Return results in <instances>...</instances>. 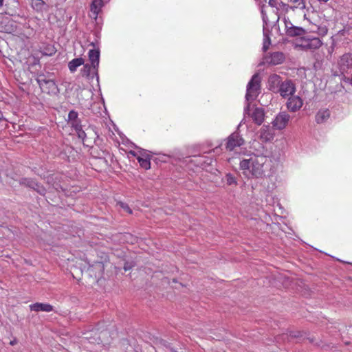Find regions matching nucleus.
I'll use <instances>...</instances> for the list:
<instances>
[{
  "mask_svg": "<svg viewBox=\"0 0 352 352\" xmlns=\"http://www.w3.org/2000/svg\"><path fill=\"white\" fill-rule=\"evenodd\" d=\"M270 160L263 155H250L240 162V168L248 178H261L270 166Z\"/></svg>",
  "mask_w": 352,
  "mask_h": 352,
  "instance_id": "f257e3e1",
  "label": "nucleus"
},
{
  "mask_svg": "<svg viewBox=\"0 0 352 352\" xmlns=\"http://www.w3.org/2000/svg\"><path fill=\"white\" fill-rule=\"evenodd\" d=\"M261 76L258 73L253 75L247 86L245 98L247 101L253 100L258 95L261 89Z\"/></svg>",
  "mask_w": 352,
  "mask_h": 352,
  "instance_id": "f03ea898",
  "label": "nucleus"
},
{
  "mask_svg": "<svg viewBox=\"0 0 352 352\" xmlns=\"http://www.w3.org/2000/svg\"><path fill=\"white\" fill-rule=\"evenodd\" d=\"M300 42L297 45L304 50H316L322 45V41L319 38L310 36L302 37Z\"/></svg>",
  "mask_w": 352,
  "mask_h": 352,
  "instance_id": "7ed1b4c3",
  "label": "nucleus"
},
{
  "mask_svg": "<svg viewBox=\"0 0 352 352\" xmlns=\"http://www.w3.org/2000/svg\"><path fill=\"white\" fill-rule=\"evenodd\" d=\"M245 115H248L250 116L253 122L257 125H261L263 121L265 118V112L263 108L256 107L254 111L250 112V104L248 103L246 107L244 109Z\"/></svg>",
  "mask_w": 352,
  "mask_h": 352,
  "instance_id": "20e7f679",
  "label": "nucleus"
},
{
  "mask_svg": "<svg viewBox=\"0 0 352 352\" xmlns=\"http://www.w3.org/2000/svg\"><path fill=\"white\" fill-rule=\"evenodd\" d=\"M244 140L238 132H234L226 139V148L227 151H232L236 147H240L244 144Z\"/></svg>",
  "mask_w": 352,
  "mask_h": 352,
  "instance_id": "39448f33",
  "label": "nucleus"
},
{
  "mask_svg": "<svg viewBox=\"0 0 352 352\" xmlns=\"http://www.w3.org/2000/svg\"><path fill=\"white\" fill-rule=\"evenodd\" d=\"M296 91V87L292 80L282 81L276 93H279L282 97L292 96Z\"/></svg>",
  "mask_w": 352,
  "mask_h": 352,
  "instance_id": "423d86ee",
  "label": "nucleus"
},
{
  "mask_svg": "<svg viewBox=\"0 0 352 352\" xmlns=\"http://www.w3.org/2000/svg\"><path fill=\"white\" fill-rule=\"evenodd\" d=\"M290 116L285 112H280L272 122V126L274 129L281 130L287 124Z\"/></svg>",
  "mask_w": 352,
  "mask_h": 352,
  "instance_id": "0eeeda50",
  "label": "nucleus"
},
{
  "mask_svg": "<svg viewBox=\"0 0 352 352\" xmlns=\"http://www.w3.org/2000/svg\"><path fill=\"white\" fill-rule=\"evenodd\" d=\"M266 62L272 65L283 63L285 60V56L283 52H275L265 57Z\"/></svg>",
  "mask_w": 352,
  "mask_h": 352,
  "instance_id": "6e6552de",
  "label": "nucleus"
},
{
  "mask_svg": "<svg viewBox=\"0 0 352 352\" xmlns=\"http://www.w3.org/2000/svg\"><path fill=\"white\" fill-rule=\"evenodd\" d=\"M89 60L92 65L93 69L95 71V74H97L98 68L99 65L100 60V50L99 49H92L89 51L88 53Z\"/></svg>",
  "mask_w": 352,
  "mask_h": 352,
  "instance_id": "1a4fd4ad",
  "label": "nucleus"
},
{
  "mask_svg": "<svg viewBox=\"0 0 352 352\" xmlns=\"http://www.w3.org/2000/svg\"><path fill=\"white\" fill-rule=\"evenodd\" d=\"M287 106L292 112L299 110L302 106V100L298 96H292L289 98Z\"/></svg>",
  "mask_w": 352,
  "mask_h": 352,
  "instance_id": "9d476101",
  "label": "nucleus"
},
{
  "mask_svg": "<svg viewBox=\"0 0 352 352\" xmlns=\"http://www.w3.org/2000/svg\"><path fill=\"white\" fill-rule=\"evenodd\" d=\"M338 65L340 67V70L346 72V70L352 67V54H344L340 57L338 62Z\"/></svg>",
  "mask_w": 352,
  "mask_h": 352,
  "instance_id": "9b49d317",
  "label": "nucleus"
},
{
  "mask_svg": "<svg viewBox=\"0 0 352 352\" xmlns=\"http://www.w3.org/2000/svg\"><path fill=\"white\" fill-rule=\"evenodd\" d=\"M103 6L104 1L102 0H92L90 6V16L94 19H96Z\"/></svg>",
  "mask_w": 352,
  "mask_h": 352,
  "instance_id": "f8f14e48",
  "label": "nucleus"
},
{
  "mask_svg": "<svg viewBox=\"0 0 352 352\" xmlns=\"http://www.w3.org/2000/svg\"><path fill=\"white\" fill-rule=\"evenodd\" d=\"M259 139L263 142H270L274 139V133L272 132L270 126H263L259 132Z\"/></svg>",
  "mask_w": 352,
  "mask_h": 352,
  "instance_id": "ddd939ff",
  "label": "nucleus"
},
{
  "mask_svg": "<svg viewBox=\"0 0 352 352\" xmlns=\"http://www.w3.org/2000/svg\"><path fill=\"white\" fill-rule=\"evenodd\" d=\"M281 82V77L279 75L274 74L270 76L268 80L270 90L276 93Z\"/></svg>",
  "mask_w": 352,
  "mask_h": 352,
  "instance_id": "4468645a",
  "label": "nucleus"
},
{
  "mask_svg": "<svg viewBox=\"0 0 352 352\" xmlns=\"http://www.w3.org/2000/svg\"><path fill=\"white\" fill-rule=\"evenodd\" d=\"M30 308L32 311H45V312H50L53 310V307L47 303H41V302H36L34 304H32L30 305Z\"/></svg>",
  "mask_w": 352,
  "mask_h": 352,
  "instance_id": "2eb2a0df",
  "label": "nucleus"
},
{
  "mask_svg": "<svg viewBox=\"0 0 352 352\" xmlns=\"http://www.w3.org/2000/svg\"><path fill=\"white\" fill-rule=\"evenodd\" d=\"M278 2V0H261V3H263L262 8H261V14H262L263 21L265 24H267V23L268 18H267V16L265 10H264V7H265L264 3H267L270 7L276 9L277 8Z\"/></svg>",
  "mask_w": 352,
  "mask_h": 352,
  "instance_id": "dca6fc26",
  "label": "nucleus"
},
{
  "mask_svg": "<svg viewBox=\"0 0 352 352\" xmlns=\"http://www.w3.org/2000/svg\"><path fill=\"white\" fill-rule=\"evenodd\" d=\"M289 8H291V7L288 4H286L281 1L280 0H278L277 8L274 11V13L276 16V21H279L280 14L288 12Z\"/></svg>",
  "mask_w": 352,
  "mask_h": 352,
  "instance_id": "f3484780",
  "label": "nucleus"
},
{
  "mask_svg": "<svg viewBox=\"0 0 352 352\" xmlns=\"http://www.w3.org/2000/svg\"><path fill=\"white\" fill-rule=\"evenodd\" d=\"M330 117L329 109L320 110L316 115V122L318 124L325 122Z\"/></svg>",
  "mask_w": 352,
  "mask_h": 352,
  "instance_id": "a211bd4d",
  "label": "nucleus"
},
{
  "mask_svg": "<svg viewBox=\"0 0 352 352\" xmlns=\"http://www.w3.org/2000/svg\"><path fill=\"white\" fill-rule=\"evenodd\" d=\"M305 34V30L300 27L292 26L286 31V34L289 36H300Z\"/></svg>",
  "mask_w": 352,
  "mask_h": 352,
  "instance_id": "6ab92c4d",
  "label": "nucleus"
},
{
  "mask_svg": "<svg viewBox=\"0 0 352 352\" xmlns=\"http://www.w3.org/2000/svg\"><path fill=\"white\" fill-rule=\"evenodd\" d=\"M80 72L82 76H85L88 78H93L94 76H98V74H96L94 73L95 71L93 69L92 65L89 64L84 65Z\"/></svg>",
  "mask_w": 352,
  "mask_h": 352,
  "instance_id": "aec40b11",
  "label": "nucleus"
},
{
  "mask_svg": "<svg viewBox=\"0 0 352 352\" xmlns=\"http://www.w3.org/2000/svg\"><path fill=\"white\" fill-rule=\"evenodd\" d=\"M85 60L82 58H77L72 60L68 63V67L72 72H74L77 67L84 65Z\"/></svg>",
  "mask_w": 352,
  "mask_h": 352,
  "instance_id": "412c9836",
  "label": "nucleus"
},
{
  "mask_svg": "<svg viewBox=\"0 0 352 352\" xmlns=\"http://www.w3.org/2000/svg\"><path fill=\"white\" fill-rule=\"evenodd\" d=\"M20 185L25 186L28 188H34V186H36V182L30 178H21L19 181Z\"/></svg>",
  "mask_w": 352,
  "mask_h": 352,
  "instance_id": "4be33fe9",
  "label": "nucleus"
},
{
  "mask_svg": "<svg viewBox=\"0 0 352 352\" xmlns=\"http://www.w3.org/2000/svg\"><path fill=\"white\" fill-rule=\"evenodd\" d=\"M50 79H47L44 74H40L36 78V81L39 85L41 89H45V85H47V82L49 81Z\"/></svg>",
  "mask_w": 352,
  "mask_h": 352,
  "instance_id": "5701e85b",
  "label": "nucleus"
},
{
  "mask_svg": "<svg viewBox=\"0 0 352 352\" xmlns=\"http://www.w3.org/2000/svg\"><path fill=\"white\" fill-rule=\"evenodd\" d=\"M56 89V85L54 80L50 79L48 82H47V85H45V89H42L43 91H45L50 93V91H54Z\"/></svg>",
  "mask_w": 352,
  "mask_h": 352,
  "instance_id": "b1692460",
  "label": "nucleus"
},
{
  "mask_svg": "<svg viewBox=\"0 0 352 352\" xmlns=\"http://www.w3.org/2000/svg\"><path fill=\"white\" fill-rule=\"evenodd\" d=\"M78 138L81 139L83 142V144L85 145L89 146V144H87L86 143L88 142L87 138V133L85 131L82 130V128L78 129L76 131Z\"/></svg>",
  "mask_w": 352,
  "mask_h": 352,
  "instance_id": "393cba45",
  "label": "nucleus"
},
{
  "mask_svg": "<svg viewBox=\"0 0 352 352\" xmlns=\"http://www.w3.org/2000/svg\"><path fill=\"white\" fill-rule=\"evenodd\" d=\"M292 2L295 3L294 6H291V9L298 8L303 10L305 8V3L304 0H291Z\"/></svg>",
  "mask_w": 352,
  "mask_h": 352,
  "instance_id": "a878e982",
  "label": "nucleus"
},
{
  "mask_svg": "<svg viewBox=\"0 0 352 352\" xmlns=\"http://www.w3.org/2000/svg\"><path fill=\"white\" fill-rule=\"evenodd\" d=\"M138 160L140 164V166L145 168V169H149L151 168V163H150V161L148 159H144V158H142L140 157H138Z\"/></svg>",
  "mask_w": 352,
  "mask_h": 352,
  "instance_id": "bb28decb",
  "label": "nucleus"
},
{
  "mask_svg": "<svg viewBox=\"0 0 352 352\" xmlns=\"http://www.w3.org/2000/svg\"><path fill=\"white\" fill-rule=\"evenodd\" d=\"M32 188L41 195H45L46 193L45 188L41 184H38V182H36V186H34V188Z\"/></svg>",
  "mask_w": 352,
  "mask_h": 352,
  "instance_id": "cd10ccee",
  "label": "nucleus"
},
{
  "mask_svg": "<svg viewBox=\"0 0 352 352\" xmlns=\"http://www.w3.org/2000/svg\"><path fill=\"white\" fill-rule=\"evenodd\" d=\"M307 334L306 332L304 331H290L289 336L292 338H302Z\"/></svg>",
  "mask_w": 352,
  "mask_h": 352,
  "instance_id": "c85d7f7f",
  "label": "nucleus"
},
{
  "mask_svg": "<svg viewBox=\"0 0 352 352\" xmlns=\"http://www.w3.org/2000/svg\"><path fill=\"white\" fill-rule=\"evenodd\" d=\"M45 2L43 0H32V7L38 10H42Z\"/></svg>",
  "mask_w": 352,
  "mask_h": 352,
  "instance_id": "c756f323",
  "label": "nucleus"
},
{
  "mask_svg": "<svg viewBox=\"0 0 352 352\" xmlns=\"http://www.w3.org/2000/svg\"><path fill=\"white\" fill-rule=\"evenodd\" d=\"M77 119H78V112H76L74 110L70 111L69 114H68V122H71L74 121V120H76Z\"/></svg>",
  "mask_w": 352,
  "mask_h": 352,
  "instance_id": "7c9ffc66",
  "label": "nucleus"
},
{
  "mask_svg": "<svg viewBox=\"0 0 352 352\" xmlns=\"http://www.w3.org/2000/svg\"><path fill=\"white\" fill-rule=\"evenodd\" d=\"M226 183L228 185H236V178L231 174H227L226 175Z\"/></svg>",
  "mask_w": 352,
  "mask_h": 352,
  "instance_id": "2f4dec72",
  "label": "nucleus"
},
{
  "mask_svg": "<svg viewBox=\"0 0 352 352\" xmlns=\"http://www.w3.org/2000/svg\"><path fill=\"white\" fill-rule=\"evenodd\" d=\"M319 55V52H316L315 54H314V58L316 60V62L314 63V67L316 69H320L322 66V59H320L319 58L317 57V56Z\"/></svg>",
  "mask_w": 352,
  "mask_h": 352,
  "instance_id": "473e14b6",
  "label": "nucleus"
},
{
  "mask_svg": "<svg viewBox=\"0 0 352 352\" xmlns=\"http://www.w3.org/2000/svg\"><path fill=\"white\" fill-rule=\"evenodd\" d=\"M69 123L71 124L72 126L74 128L75 131L82 128L81 121L79 118Z\"/></svg>",
  "mask_w": 352,
  "mask_h": 352,
  "instance_id": "72a5a7b5",
  "label": "nucleus"
},
{
  "mask_svg": "<svg viewBox=\"0 0 352 352\" xmlns=\"http://www.w3.org/2000/svg\"><path fill=\"white\" fill-rule=\"evenodd\" d=\"M270 38L269 36H266L263 41V50L264 52H266L270 47Z\"/></svg>",
  "mask_w": 352,
  "mask_h": 352,
  "instance_id": "f704fd0d",
  "label": "nucleus"
},
{
  "mask_svg": "<svg viewBox=\"0 0 352 352\" xmlns=\"http://www.w3.org/2000/svg\"><path fill=\"white\" fill-rule=\"evenodd\" d=\"M46 50H47V52H45L44 53V54L45 55H47V56H52L53 54H54L56 53V50L54 49V47H47L46 48Z\"/></svg>",
  "mask_w": 352,
  "mask_h": 352,
  "instance_id": "c9c22d12",
  "label": "nucleus"
},
{
  "mask_svg": "<svg viewBox=\"0 0 352 352\" xmlns=\"http://www.w3.org/2000/svg\"><path fill=\"white\" fill-rule=\"evenodd\" d=\"M120 206H121V208H122L126 212H129V214H131L132 213V210L131 209L129 208V206L126 204H124V203H122V202H120Z\"/></svg>",
  "mask_w": 352,
  "mask_h": 352,
  "instance_id": "e433bc0d",
  "label": "nucleus"
},
{
  "mask_svg": "<svg viewBox=\"0 0 352 352\" xmlns=\"http://www.w3.org/2000/svg\"><path fill=\"white\" fill-rule=\"evenodd\" d=\"M284 23H285L286 31H287V30H289V28L294 26L293 24L289 20L286 19L285 18L284 19Z\"/></svg>",
  "mask_w": 352,
  "mask_h": 352,
  "instance_id": "4c0bfd02",
  "label": "nucleus"
},
{
  "mask_svg": "<svg viewBox=\"0 0 352 352\" xmlns=\"http://www.w3.org/2000/svg\"><path fill=\"white\" fill-rule=\"evenodd\" d=\"M131 269V266L126 263L124 266V271H128Z\"/></svg>",
  "mask_w": 352,
  "mask_h": 352,
  "instance_id": "58836bf2",
  "label": "nucleus"
},
{
  "mask_svg": "<svg viewBox=\"0 0 352 352\" xmlns=\"http://www.w3.org/2000/svg\"><path fill=\"white\" fill-rule=\"evenodd\" d=\"M323 56H324V53H322V55H320V54L319 53V55L317 56V57L319 58L320 59H322L323 60V58H322Z\"/></svg>",
  "mask_w": 352,
  "mask_h": 352,
  "instance_id": "ea45409f",
  "label": "nucleus"
},
{
  "mask_svg": "<svg viewBox=\"0 0 352 352\" xmlns=\"http://www.w3.org/2000/svg\"><path fill=\"white\" fill-rule=\"evenodd\" d=\"M307 339L309 340V342H310L311 343H313V342H314V338H309H309H307Z\"/></svg>",
  "mask_w": 352,
  "mask_h": 352,
  "instance_id": "a19ab883",
  "label": "nucleus"
},
{
  "mask_svg": "<svg viewBox=\"0 0 352 352\" xmlns=\"http://www.w3.org/2000/svg\"><path fill=\"white\" fill-rule=\"evenodd\" d=\"M3 1L4 0H0V8L2 7L3 4Z\"/></svg>",
  "mask_w": 352,
  "mask_h": 352,
  "instance_id": "79ce46f5",
  "label": "nucleus"
},
{
  "mask_svg": "<svg viewBox=\"0 0 352 352\" xmlns=\"http://www.w3.org/2000/svg\"><path fill=\"white\" fill-rule=\"evenodd\" d=\"M318 1H320V2H324V3H326V2H327L329 0H318Z\"/></svg>",
  "mask_w": 352,
  "mask_h": 352,
  "instance_id": "37998d69",
  "label": "nucleus"
},
{
  "mask_svg": "<svg viewBox=\"0 0 352 352\" xmlns=\"http://www.w3.org/2000/svg\"><path fill=\"white\" fill-rule=\"evenodd\" d=\"M1 116H2V115H1V113L0 112V120H1Z\"/></svg>",
  "mask_w": 352,
  "mask_h": 352,
  "instance_id": "c03bdc74",
  "label": "nucleus"
},
{
  "mask_svg": "<svg viewBox=\"0 0 352 352\" xmlns=\"http://www.w3.org/2000/svg\"><path fill=\"white\" fill-rule=\"evenodd\" d=\"M351 84H352V76H351Z\"/></svg>",
  "mask_w": 352,
  "mask_h": 352,
  "instance_id": "a18cd8bd",
  "label": "nucleus"
}]
</instances>
